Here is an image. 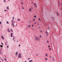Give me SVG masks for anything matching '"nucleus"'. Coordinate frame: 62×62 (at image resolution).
<instances>
[{"label":"nucleus","instance_id":"nucleus-1","mask_svg":"<svg viewBox=\"0 0 62 62\" xmlns=\"http://www.w3.org/2000/svg\"><path fill=\"white\" fill-rule=\"evenodd\" d=\"M21 53H19L18 56V57L19 58H21L22 56H21Z\"/></svg>","mask_w":62,"mask_h":62},{"label":"nucleus","instance_id":"nucleus-2","mask_svg":"<svg viewBox=\"0 0 62 62\" xmlns=\"http://www.w3.org/2000/svg\"><path fill=\"white\" fill-rule=\"evenodd\" d=\"M1 37L2 39L3 40L4 39V37H3V36H2V35L1 36Z\"/></svg>","mask_w":62,"mask_h":62},{"label":"nucleus","instance_id":"nucleus-3","mask_svg":"<svg viewBox=\"0 0 62 62\" xmlns=\"http://www.w3.org/2000/svg\"><path fill=\"white\" fill-rule=\"evenodd\" d=\"M13 35V33H11V37H12V35Z\"/></svg>","mask_w":62,"mask_h":62},{"label":"nucleus","instance_id":"nucleus-4","mask_svg":"<svg viewBox=\"0 0 62 62\" xmlns=\"http://www.w3.org/2000/svg\"><path fill=\"white\" fill-rule=\"evenodd\" d=\"M8 31L9 32H10V31H9V28H8Z\"/></svg>","mask_w":62,"mask_h":62},{"label":"nucleus","instance_id":"nucleus-5","mask_svg":"<svg viewBox=\"0 0 62 62\" xmlns=\"http://www.w3.org/2000/svg\"><path fill=\"white\" fill-rule=\"evenodd\" d=\"M16 55H18V52H16Z\"/></svg>","mask_w":62,"mask_h":62},{"label":"nucleus","instance_id":"nucleus-6","mask_svg":"<svg viewBox=\"0 0 62 62\" xmlns=\"http://www.w3.org/2000/svg\"><path fill=\"white\" fill-rule=\"evenodd\" d=\"M0 59L2 62H4V60H3V59L2 58H0Z\"/></svg>","mask_w":62,"mask_h":62},{"label":"nucleus","instance_id":"nucleus-7","mask_svg":"<svg viewBox=\"0 0 62 62\" xmlns=\"http://www.w3.org/2000/svg\"><path fill=\"white\" fill-rule=\"evenodd\" d=\"M46 34L47 35V36H48V33L47 32V31H46Z\"/></svg>","mask_w":62,"mask_h":62},{"label":"nucleus","instance_id":"nucleus-8","mask_svg":"<svg viewBox=\"0 0 62 62\" xmlns=\"http://www.w3.org/2000/svg\"><path fill=\"white\" fill-rule=\"evenodd\" d=\"M37 39H39V37L38 36L37 37Z\"/></svg>","mask_w":62,"mask_h":62},{"label":"nucleus","instance_id":"nucleus-9","mask_svg":"<svg viewBox=\"0 0 62 62\" xmlns=\"http://www.w3.org/2000/svg\"><path fill=\"white\" fill-rule=\"evenodd\" d=\"M7 9L9 10V8H8V6L7 7Z\"/></svg>","mask_w":62,"mask_h":62},{"label":"nucleus","instance_id":"nucleus-10","mask_svg":"<svg viewBox=\"0 0 62 62\" xmlns=\"http://www.w3.org/2000/svg\"><path fill=\"white\" fill-rule=\"evenodd\" d=\"M48 30H50V27H48Z\"/></svg>","mask_w":62,"mask_h":62},{"label":"nucleus","instance_id":"nucleus-11","mask_svg":"<svg viewBox=\"0 0 62 62\" xmlns=\"http://www.w3.org/2000/svg\"><path fill=\"white\" fill-rule=\"evenodd\" d=\"M52 20H54V18L53 17H52Z\"/></svg>","mask_w":62,"mask_h":62},{"label":"nucleus","instance_id":"nucleus-12","mask_svg":"<svg viewBox=\"0 0 62 62\" xmlns=\"http://www.w3.org/2000/svg\"><path fill=\"white\" fill-rule=\"evenodd\" d=\"M33 61V60H31L29 61V62H32Z\"/></svg>","mask_w":62,"mask_h":62},{"label":"nucleus","instance_id":"nucleus-13","mask_svg":"<svg viewBox=\"0 0 62 62\" xmlns=\"http://www.w3.org/2000/svg\"><path fill=\"white\" fill-rule=\"evenodd\" d=\"M17 20L18 21H20V19L19 18H18L17 19Z\"/></svg>","mask_w":62,"mask_h":62},{"label":"nucleus","instance_id":"nucleus-14","mask_svg":"<svg viewBox=\"0 0 62 62\" xmlns=\"http://www.w3.org/2000/svg\"><path fill=\"white\" fill-rule=\"evenodd\" d=\"M38 20H39V21H41V19H40V18H39V19H38Z\"/></svg>","mask_w":62,"mask_h":62},{"label":"nucleus","instance_id":"nucleus-15","mask_svg":"<svg viewBox=\"0 0 62 62\" xmlns=\"http://www.w3.org/2000/svg\"><path fill=\"white\" fill-rule=\"evenodd\" d=\"M29 10L30 11H31V9H29Z\"/></svg>","mask_w":62,"mask_h":62},{"label":"nucleus","instance_id":"nucleus-16","mask_svg":"<svg viewBox=\"0 0 62 62\" xmlns=\"http://www.w3.org/2000/svg\"><path fill=\"white\" fill-rule=\"evenodd\" d=\"M10 30L11 32H13V31L12 30V29H11Z\"/></svg>","mask_w":62,"mask_h":62},{"label":"nucleus","instance_id":"nucleus-17","mask_svg":"<svg viewBox=\"0 0 62 62\" xmlns=\"http://www.w3.org/2000/svg\"><path fill=\"white\" fill-rule=\"evenodd\" d=\"M57 15H58H58H59V14H58V13L57 12Z\"/></svg>","mask_w":62,"mask_h":62},{"label":"nucleus","instance_id":"nucleus-18","mask_svg":"<svg viewBox=\"0 0 62 62\" xmlns=\"http://www.w3.org/2000/svg\"><path fill=\"white\" fill-rule=\"evenodd\" d=\"M6 23L7 24H8V23H9L8 22V21H7Z\"/></svg>","mask_w":62,"mask_h":62},{"label":"nucleus","instance_id":"nucleus-19","mask_svg":"<svg viewBox=\"0 0 62 62\" xmlns=\"http://www.w3.org/2000/svg\"><path fill=\"white\" fill-rule=\"evenodd\" d=\"M0 47H3V45H0Z\"/></svg>","mask_w":62,"mask_h":62},{"label":"nucleus","instance_id":"nucleus-20","mask_svg":"<svg viewBox=\"0 0 62 62\" xmlns=\"http://www.w3.org/2000/svg\"><path fill=\"white\" fill-rule=\"evenodd\" d=\"M46 56H48V54H46Z\"/></svg>","mask_w":62,"mask_h":62},{"label":"nucleus","instance_id":"nucleus-21","mask_svg":"<svg viewBox=\"0 0 62 62\" xmlns=\"http://www.w3.org/2000/svg\"><path fill=\"white\" fill-rule=\"evenodd\" d=\"M35 40H37V37H36V38H35Z\"/></svg>","mask_w":62,"mask_h":62},{"label":"nucleus","instance_id":"nucleus-22","mask_svg":"<svg viewBox=\"0 0 62 62\" xmlns=\"http://www.w3.org/2000/svg\"><path fill=\"white\" fill-rule=\"evenodd\" d=\"M52 59L53 60V61H54V58H52Z\"/></svg>","mask_w":62,"mask_h":62},{"label":"nucleus","instance_id":"nucleus-23","mask_svg":"<svg viewBox=\"0 0 62 62\" xmlns=\"http://www.w3.org/2000/svg\"><path fill=\"white\" fill-rule=\"evenodd\" d=\"M14 21V20H12L11 21V22H13V21Z\"/></svg>","mask_w":62,"mask_h":62},{"label":"nucleus","instance_id":"nucleus-24","mask_svg":"<svg viewBox=\"0 0 62 62\" xmlns=\"http://www.w3.org/2000/svg\"><path fill=\"white\" fill-rule=\"evenodd\" d=\"M4 60H5V61H7V59L6 58H5L4 59Z\"/></svg>","mask_w":62,"mask_h":62},{"label":"nucleus","instance_id":"nucleus-25","mask_svg":"<svg viewBox=\"0 0 62 62\" xmlns=\"http://www.w3.org/2000/svg\"><path fill=\"white\" fill-rule=\"evenodd\" d=\"M13 22L11 24V25H13Z\"/></svg>","mask_w":62,"mask_h":62},{"label":"nucleus","instance_id":"nucleus-26","mask_svg":"<svg viewBox=\"0 0 62 62\" xmlns=\"http://www.w3.org/2000/svg\"><path fill=\"white\" fill-rule=\"evenodd\" d=\"M28 26H29V27H31V25H28Z\"/></svg>","mask_w":62,"mask_h":62},{"label":"nucleus","instance_id":"nucleus-27","mask_svg":"<svg viewBox=\"0 0 62 62\" xmlns=\"http://www.w3.org/2000/svg\"><path fill=\"white\" fill-rule=\"evenodd\" d=\"M45 60H47V58H45Z\"/></svg>","mask_w":62,"mask_h":62},{"label":"nucleus","instance_id":"nucleus-28","mask_svg":"<svg viewBox=\"0 0 62 62\" xmlns=\"http://www.w3.org/2000/svg\"><path fill=\"white\" fill-rule=\"evenodd\" d=\"M49 50H50V51H51V48H49Z\"/></svg>","mask_w":62,"mask_h":62},{"label":"nucleus","instance_id":"nucleus-29","mask_svg":"<svg viewBox=\"0 0 62 62\" xmlns=\"http://www.w3.org/2000/svg\"><path fill=\"white\" fill-rule=\"evenodd\" d=\"M33 21H35V19H33Z\"/></svg>","mask_w":62,"mask_h":62},{"label":"nucleus","instance_id":"nucleus-30","mask_svg":"<svg viewBox=\"0 0 62 62\" xmlns=\"http://www.w3.org/2000/svg\"><path fill=\"white\" fill-rule=\"evenodd\" d=\"M31 23V21H29V23Z\"/></svg>","mask_w":62,"mask_h":62},{"label":"nucleus","instance_id":"nucleus-31","mask_svg":"<svg viewBox=\"0 0 62 62\" xmlns=\"http://www.w3.org/2000/svg\"><path fill=\"white\" fill-rule=\"evenodd\" d=\"M38 39V41H40L39 39Z\"/></svg>","mask_w":62,"mask_h":62},{"label":"nucleus","instance_id":"nucleus-32","mask_svg":"<svg viewBox=\"0 0 62 62\" xmlns=\"http://www.w3.org/2000/svg\"><path fill=\"white\" fill-rule=\"evenodd\" d=\"M32 27H34V25L33 24H32Z\"/></svg>","mask_w":62,"mask_h":62},{"label":"nucleus","instance_id":"nucleus-33","mask_svg":"<svg viewBox=\"0 0 62 62\" xmlns=\"http://www.w3.org/2000/svg\"><path fill=\"white\" fill-rule=\"evenodd\" d=\"M14 19V17H13L12 19Z\"/></svg>","mask_w":62,"mask_h":62},{"label":"nucleus","instance_id":"nucleus-34","mask_svg":"<svg viewBox=\"0 0 62 62\" xmlns=\"http://www.w3.org/2000/svg\"><path fill=\"white\" fill-rule=\"evenodd\" d=\"M2 23V22H0V24H1Z\"/></svg>","mask_w":62,"mask_h":62},{"label":"nucleus","instance_id":"nucleus-35","mask_svg":"<svg viewBox=\"0 0 62 62\" xmlns=\"http://www.w3.org/2000/svg\"><path fill=\"white\" fill-rule=\"evenodd\" d=\"M34 17H35V18H36V16H34Z\"/></svg>","mask_w":62,"mask_h":62},{"label":"nucleus","instance_id":"nucleus-36","mask_svg":"<svg viewBox=\"0 0 62 62\" xmlns=\"http://www.w3.org/2000/svg\"><path fill=\"white\" fill-rule=\"evenodd\" d=\"M47 43H49V41H47Z\"/></svg>","mask_w":62,"mask_h":62},{"label":"nucleus","instance_id":"nucleus-37","mask_svg":"<svg viewBox=\"0 0 62 62\" xmlns=\"http://www.w3.org/2000/svg\"><path fill=\"white\" fill-rule=\"evenodd\" d=\"M6 0H4V2H6Z\"/></svg>","mask_w":62,"mask_h":62},{"label":"nucleus","instance_id":"nucleus-38","mask_svg":"<svg viewBox=\"0 0 62 62\" xmlns=\"http://www.w3.org/2000/svg\"><path fill=\"white\" fill-rule=\"evenodd\" d=\"M21 4H22V5H23V3L22 2L21 3Z\"/></svg>","mask_w":62,"mask_h":62},{"label":"nucleus","instance_id":"nucleus-39","mask_svg":"<svg viewBox=\"0 0 62 62\" xmlns=\"http://www.w3.org/2000/svg\"><path fill=\"white\" fill-rule=\"evenodd\" d=\"M5 44H7V43H6V42H5Z\"/></svg>","mask_w":62,"mask_h":62},{"label":"nucleus","instance_id":"nucleus-40","mask_svg":"<svg viewBox=\"0 0 62 62\" xmlns=\"http://www.w3.org/2000/svg\"><path fill=\"white\" fill-rule=\"evenodd\" d=\"M7 10H4V11H7Z\"/></svg>","mask_w":62,"mask_h":62},{"label":"nucleus","instance_id":"nucleus-41","mask_svg":"<svg viewBox=\"0 0 62 62\" xmlns=\"http://www.w3.org/2000/svg\"><path fill=\"white\" fill-rule=\"evenodd\" d=\"M40 38H41V37H42L41 35H40Z\"/></svg>","mask_w":62,"mask_h":62},{"label":"nucleus","instance_id":"nucleus-42","mask_svg":"<svg viewBox=\"0 0 62 62\" xmlns=\"http://www.w3.org/2000/svg\"><path fill=\"white\" fill-rule=\"evenodd\" d=\"M48 47H49V48H50V46H48Z\"/></svg>","mask_w":62,"mask_h":62},{"label":"nucleus","instance_id":"nucleus-43","mask_svg":"<svg viewBox=\"0 0 62 62\" xmlns=\"http://www.w3.org/2000/svg\"><path fill=\"white\" fill-rule=\"evenodd\" d=\"M1 44L2 45H3V43H1Z\"/></svg>","mask_w":62,"mask_h":62},{"label":"nucleus","instance_id":"nucleus-44","mask_svg":"<svg viewBox=\"0 0 62 62\" xmlns=\"http://www.w3.org/2000/svg\"><path fill=\"white\" fill-rule=\"evenodd\" d=\"M22 8H23V9H24V8H23V7Z\"/></svg>","mask_w":62,"mask_h":62},{"label":"nucleus","instance_id":"nucleus-45","mask_svg":"<svg viewBox=\"0 0 62 62\" xmlns=\"http://www.w3.org/2000/svg\"><path fill=\"white\" fill-rule=\"evenodd\" d=\"M34 38H36L37 37H36L35 36H34Z\"/></svg>","mask_w":62,"mask_h":62},{"label":"nucleus","instance_id":"nucleus-46","mask_svg":"<svg viewBox=\"0 0 62 62\" xmlns=\"http://www.w3.org/2000/svg\"><path fill=\"white\" fill-rule=\"evenodd\" d=\"M28 60H29V59H30V58H28Z\"/></svg>","mask_w":62,"mask_h":62},{"label":"nucleus","instance_id":"nucleus-47","mask_svg":"<svg viewBox=\"0 0 62 62\" xmlns=\"http://www.w3.org/2000/svg\"><path fill=\"white\" fill-rule=\"evenodd\" d=\"M34 23H35V24H36V23H37L36 22H35Z\"/></svg>","mask_w":62,"mask_h":62},{"label":"nucleus","instance_id":"nucleus-48","mask_svg":"<svg viewBox=\"0 0 62 62\" xmlns=\"http://www.w3.org/2000/svg\"><path fill=\"white\" fill-rule=\"evenodd\" d=\"M36 4H34V6H36Z\"/></svg>","mask_w":62,"mask_h":62},{"label":"nucleus","instance_id":"nucleus-49","mask_svg":"<svg viewBox=\"0 0 62 62\" xmlns=\"http://www.w3.org/2000/svg\"><path fill=\"white\" fill-rule=\"evenodd\" d=\"M61 10H62V8H61Z\"/></svg>","mask_w":62,"mask_h":62},{"label":"nucleus","instance_id":"nucleus-50","mask_svg":"<svg viewBox=\"0 0 62 62\" xmlns=\"http://www.w3.org/2000/svg\"><path fill=\"white\" fill-rule=\"evenodd\" d=\"M20 46H21V45H19V47H20Z\"/></svg>","mask_w":62,"mask_h":62},{"label":"nucleus","instance_id":"nucleus-51","mask_svg":"<svg viewBox=\"0 0 62 62\" xmlns=\"http://www.w3.org/2000/svg\"><path fill=\"white\" fill-rule=\"evenodd\" d=\"M7 48H8V46H7Z\"/></svg>","mask_w":62,"mask_h":62},{"label":"nucleus","instance_id":"nucleus-52","mask_svg":"<svg viewBox=\"0 0 62 62\" xmlns=\"http://www.w3.org/2000/svg\"><path fill=\"white\" fill-rule=\"evenodd\" d=\"M13 27H14V24H13Z\"/></svg>","mask_w":62,"mask_h":62},{"label":"nucleus","instance_id":"nucleus-53","mask_svg":"<svg viewBox=\"0 0 62 62\" xmlns=\"http://www.w3.org/2000/svg\"><path fill=\"white\" fill-rule=\"evenodd\" d=\"M33 2H32V3H32V4H33Z\"/></svg>","mask_w":62,"mask_h":62},{"label":"nucleus","instance_id":"nucleus-54","mask_svg":"<svg viewBox=\"0 0 62 62\" xmlns=\"http://www.w3.org/2000/svg\"><path fill=\"white\" fill-rule=\"evenodd\" d=\"M40 32H41V33L42 32V31H41L40 30Z\"/></svg>","mask_w":62,"mask_h":62},{"label":"nucleus","instance_id":"nucleus-55","mask_svg":"<svg viewBox=\"0 0 62 62\" xmlns=\"http://www.w3.org/2000/svg\"><path fill=\"white\" fill-rule=\"evenodd\" d=\"M2 50V48H0V50Z\"/></svg>","mask_w":62,"mask_h":62},{"label":"nucleus","instance_id":"nucleus-56","mask_svg":"<svg viewBox=\"0 0 62 62\" xmlns=\"http://www.w3.org/2000/svg\"><path fill=\"white\" fill-rule=\"evenodd\" d=\"M51 56H50V58H51Z\"/></svg>","mask_w":62,"mask_h":62},{"label":"nucleus","instance_id":"nucleus-57","mask_svg":"<svg viewBox=\"0 0 62 62\" xmlns=\"http://www.w3.org/2000/svg\"><path fill=\"white\" fill-rule=\"evenodd\" d=\"M6 42L7 43H8V41H7L6 40Z\"/></svg>","mask_w":62,"mask_h":62},{"label":"nucleus","instance_id":"nucleus-58","mask_svg":"<svg viewBox=\"0 0 62 62\" xmlns=\"http://www.w3.org/2000/svg\"><path fill=\"white\" fill-rule=\"evenodd\" d=\"M13 40H14V38H13Z\"/></svg>","mask_w":62,"mask_h":62},{"label":"nucleus","instance_id":"nucleus-59","mask_svg":"<svg viewBox=\"0 0 62 62\" xmlns=\"http://www.w3.org/2000/svg\"><path fill=\"white\" fill-rule=\"evenodd\" d=\"M37 7V6H35V7Z\"/></svg>","mask_w":62,"mask_h":62},{"label":"nucleus","instance_id":"nucleus-60","mask_svg":"<svg viewBox=\"0 0 62 62\" xmlns=\"http://www.w3.org/2000/svg\"><path fill=\"white\" fill-rule=\"evenodd\" d=\"M31 9H33V8L32 7H31Z\"/></svg>","mask_w":62,"mask_h":62},{"label":"nucleus","instance_id":"nucleus-61","mask_svg":"<svg viewBox=\"0 0 62 62\" xmlns=\"http://www.w3.org/2000/svg\"><path fill=\"white\" fill-rule=\"evenodd\" d=\"M17 42H18V40L17 41Z\"/></svg>","mask_w":62,"mask_h":62},{"label":"nucleus","instance_id":"nucleus-62","mask_svg":"<svg viewBox=\"0 0 62 62\" xmlns=\"http://www.w3.org/2000/svg\"><path fill=\"white\" fill-rule=\"evenodd\" d=\"M36 55H38V54H36Z\"/></svg>","mask_w":62,"mask_h":62},{"label":"nucleus","instance_id":"nucleus-63","mask_svg":"<svg viewBox=\"0 0 62 62\" xmlns=\"http://www.w3.org/2000/svg\"><path fill=\"white\" fill-rule=\"evenodd\" d=\"M40 28V27H39V28Z\"/></svg>","mask_w":62,"mask_h":62},{"label":"nucleus","instance_id":"nucleus-64","mask_svg":"<svg viewBox=\"0 0 62 62\" xmlns=\"http://www.w3.org/2000/svg\"><path fill=\"white\" fill-rule=\"evenodd\" d=\"M25 62H26V61H25Z\"/></svg>","mask_w":62,"mask_h":62}]
</instances>
